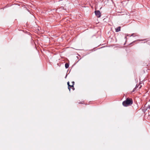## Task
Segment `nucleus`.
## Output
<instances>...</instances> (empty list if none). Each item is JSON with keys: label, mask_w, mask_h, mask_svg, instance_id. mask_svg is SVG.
I'll use <instances>...</instances> for the list:
<instances>
[{"label": "nucleus", "mask_w": 150, "mask_h": 150, "mask_svg": "<svg viewBox=\"0 0 150 150\" xmlns=\"http://www.w3.org/2000/svg\"><path fill=\"white\" fill-rule=\"evenodd\" d=\"M133 103L132 100L131 98H127L126 100L122 102V105L124 106H127L132 105Z\"/></svg>", "instance_id": "1"}, {"label": "nucleus", "mask_w": 150, "mask_h": 150, "mask_svg": "<svg viewBox=\"0 0 150 150\" xmlns=\"http://www.w3.org/2000/svg\"><path fill=\"white\" fill-rule=\"evenodd\" d=\"M95 13L97 17L99 18L100 17V12L99 11H95Z\"/></svg>", "instance_id": "2"}, {"label": "nucleus", "mask_w": 150, "mask_h": 150, "mask_svg": "<svg viewBox=\"0 0 150 150\" xmlns=\"http://www.w3.org/2000/svg\"><path fill=\"white\" fill-rule=\"evenodd\" d=\"M120 28L121 27L120 26L118 27L115 29V31L117 32L120 31Z\"/></svg>", "instance_id": "3"}, {"label": "nucleus", "mask_w": 150, "mask_h": 150, "mask_svg": "<svg viewBox=\"0 0 150 150\" xmlns=\"http://www.w3.org/2000/svg\"><path fill=\"white\" fill-rule=\"evenodd\" d=\"M67 85H68V88L69 89V91H70L71 90V88L69 87L70 86V85H69V81L67 82Z\"/></svg>", "instance_id": "4"}, {"label": "nucleus", "mask_w": 150, "mask_h": 150, "mask_svg": "<svg viewBox=\"0 0 150 150\" xmlns=\"http://www.w3.org/2000/svg\"><path fill=\"white\" fill-rule=\"evenodd\" d=\"M69 64H68L67 63H66L65 64V67L66 69L68 68L69 67Z\"/></svg>", "instance_id": "5"}, {"label": "nucleus", "mask_w": 150, "mask_h": 150, "mask_svg": "<svg viewBox=\"0 0 150 150\" xmlns=\"http://www.w3.org/2000/svg\"><path fill=\"white\" fill-rule=\"evenodd\" d=\"M139 40V41H144V40H145V41H146V42H147V41H149V40L148 38H147V39H146L142 40Z\"/></svg>", "instance_id": "6"}, {"label": "nucleus", "mask_w": 150, "mask_h": 150, "mask_svg": "<svg viewBox=\"0 0 150 150\" xmlns=\"http://www.w3.org/2000/svg\"><path fill=\"white\" fill-rule=\"evenodd\" d=\"M72 85H74V81H72L71 82Z\"/></svg>", "instance_id": "7"}, {"label": "nucleus", "mask_w": 150, "mask_h": 150, "mask_svg": "<svg viewBox=\"0 0 150 150\" xmlns=\"http://www.w3.org/2000/svg\"><path fill=\"white\" fill-rule=\"evenodd\" d=\"M74 85H70V87H72V88H73L74 87Z\"/></svg>", "instance_id": "8"}, {"label": "nucleus", "mask_w": 150, "mask_h": 150, "mask_svg": "<svg viewBox=\"0 0 150 150\" xmlns=\"http://www.w3.org/2000/svg\"><path fill=\"white\" fill-rule=\"evenodd\" d=\"M135 88H134L133 89V90L132 92H134V91L135 90Z\"/></svg>", "instance_id": "9"}, {"label": "nucleus", "mask_w": 150, "mask_h": 150, "mask_svg": "<svg viewBox=\"0 0 150 150\" xmlns=\"http://www.w3.org/2000/svg\"><path fill=\"white\" fill-rule=\"evenodd\" d=\"M134 34V33L132 34L130 36H133Z\"/></svg>", "instance_id": "10"}, {"label": "nucleus", "mask_w": 150, "mask_h": 150, "mask_svg": "<svg viewBox=\"0 0 150 150\" xmlns=\"http://www.w3.org/2000/svg\"><path fill=\"white\" fill-rule=\"evenodd\" d=\"M148 108L150 109V105H149L148 106Z\"/></svg>", "instance_id": "11"}, {"label": "nucleus", "mask_w": 150, "mask_h": 150, "mask_svg": "<svg viewBox=\"0 0 150 150\" xmlns=\"http://www.w3.org/2000/svg\"><path fill=\"white\" fill-rule=\"evenodd\" d=\"M72 89H73V90H74V87H73V88Z\"/></svg>", "instance_id": "12"}, {"label": "nucleus", "mask_w": 150, "mask_h": 150, "mask_svg": "<svg viewBox=\"0 0 150 150\" xmlns=\"http://www.w3.org/2000/svg\"><path fill=\"white\" fill-rule=\"evenodd\" d=\"M125 38L126 39L127 38V37H125Z\"/></svg>", "instance_id": "13"}, {"label": "nucleus", "mask_w": 150, "mask_h": 150, "mask_svg": "<svg viewBox=\"0 0 150 150\" xmlns=\"http://www.w3.org/2000/svg\"><path fill=\"white\" fill-rule=\"evenodd\" d=\"M67 76V75H66V77H65V78H66Z\"/></svg>", "instance_id": "14"}]
</instances>
